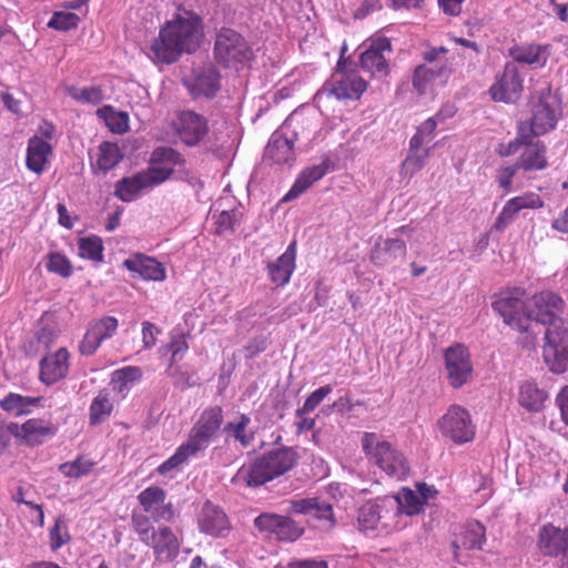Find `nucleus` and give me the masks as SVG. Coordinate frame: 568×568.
Listing matches in <instances>:
<instances>
[{
    "label": "nucleus",
    "mask_w": 568,
    "mask_h": 568,
    "mask_svg": "<svg viewBox=\"0 0 568 568\" xmlns=\"http://www.w3.org/2000/svg\"><path fill=\"white\" fill-rule=\"evenodd\" d=\"M290 513L307 516L310 524L322 532H329L336 526L332 504L321 497L292 499Z\"/></svg>",
    "instance_id": "obj_11"
},
{
    "label": "nucleus",
    "mask_w": 568,
    "mask_h": 568,
    "mask_svg": "<svg viewBox=\"0 0 568 568\" xmlns=\"http://www.w3.org/2000/svg\"><path fill=\"white\" fill-rule=\"evenodd\" d=\"M159 333L158 327L151 322L142 323V342L145 349H150L156 344V334Z\"/></svg>",
    "instance_id": "obj_63"
},
{
    "label": "nucleus",
    "mask_w": 568,
    "mask_h": 568,
    "mask_svg": "<svg viewBox=\"0 0 568 568\" xmlns=\"http://www.w3.org/2000/svg\"><path fill=\"white\" fill-rule=\"evenodd\" d=\"M297 462L298 453L293 447H274L255 457L248 465L240 467L232 483L240 487L256 488L285 475Z\"/></svg>",
    "instance_id": "obj_2"
},
{
    "label": "nucleus",
    "mask_w": 568,
    "mask_h": 568,
    "mask_svg": "<svg viewBox=\"0 0 568 568\" xmlns=\"http://www.w3.org/2000/svg\"><path fill=\"white\" fill-rule=\"evenodd\" d=\"M549 48V44L525 43L511 48L509 54L519 63L544 67L550 55Z\"/></svg>",
    "instance_id": "obj_32"
},
{
    "label": "nucleus",
    "mask_w": 568,
    "mask_h": 568,
    "mask_svg": "<svg viewBox=\"0 0 568 568\" xmlns=\"http://www.w3.org/2000/svg\"><path fill=\"white\" fill-rule=\"evenodd\" d=\"M250 424L251 418L245 414H241L235 422L226 423L223 427V432L226 435L225 440L233 438L242 448L251 446L254 440V433L248 430Z\"/></svg>",
    "instance_id": "obj_40"
},
{
    "label": "nucleus",
    "mask_w": 568,
    "mask_h": 568,
    "mask_svg": "<svg viewBox=\"0 0 568 568\" xmlns=\"http://www.w3.org/2000/svg\"><path fill=\"white\" fill-rule=\"evenodd\" d=\"M183 163L184 159L182 155L174 149L168 146H159L154 149L150 158V164L169 166L173 170L176 165H181Z\"/></svg>",
    "instance_id": "obj_49"
},
{
    "label": "nucleus",
    "mask_w": 568,
    "mask_h": 568,
    "mask_svg": "<svg viewBox=\"0 0 568 568\" xmlns=\"http://www.w3.org/2000/svg\"><path fill=\"white\" fill-rule=\"evenodd\" d=\"M561 115L559 102L550 90L540 92L538 101L532 105L531 118L527 123L528 133L532 136L544 135L556 128Z\"/></svg>",
    "instance_id": "obj_13"
},
{
    "label": "nucleus",
    "mask_w": 568,
    "mask_h": 568,
    "mask_svg": "<svg viewBox=\"0 0 568 568\" xmlns=\"http://www.w3.org/2000/svg\"><path fill=\"white\" fill-rule=\"evenodd\" d=\"M393 52L388 38H378L371 42L365 51L361 53V68L371 73L372 77L382 79L388 75V60Z\"/></svg>",
    "instance_id": "obj_19"
},
{
    "label": "nucleus",
    "mask_w": 568,
    "mask_h": 568,
    "mask_svg": "<svg viewBox=\"0 0 568 568\" xmlns=\"http://www.w3.org/2000/svg\"><path fill=\"white\" fill-rule=\"evenodd\" d=\"M523 90V79L517 67L513 63H507L501 75L490 87L489 93L496 102L515 103L519 100Z\"/></svg>",
    "instance_id": "obj_21"
},
{
    "label": "nucleus",
    "mask_w": 568,
    "mask_h": 568,
    "mask_svg": "<svg viewBox=\"0 0 568 568\" xmlns=\"http://www.w3.org/2000/svg\"><path fill=\"white\" fill-rule=\"evenodd\" d=\"M12 436L28 447H38L57 436L59 427L51 419L29 418L21 425L10 423Z\"/></svg>",
    "instance_id": "obj_16"
},
{
    "label": "nucleus",
    "mask_w": 568,
    "mask_h": 568,
    "mask_svg": "<svg viewBox=\"0 0 568 568\" xmlns=\"http://www.w3.org/2000/svg\"><path fill=\"white\" fill-rule=\"evenodd\" d=\"M123 154L116 143L103 142L98 148L97 166L103 172H108L115 168Z\"/></svg>",
    "instance_id": "obj_44"
},
{
    "label": "nucleus",
    "mask_w": 568,
    "mask_h": 568,
    "mask_svg": "<svg viewBox=\"0 0 568 568\" xmlns=\"http://www.w3.org/2000/svg\"><path fill=\"white\" fill-rule=\"evenodd\" d=\"M80 17L73 12L57 11L48 21V28L58 31H70L77 29L80 23Z\"/></svg>",
    "instance_id": "obj_56"
},
{
    "label": "nucleus",
    "mask_w": 568,
    "mask_h": 568,
    "mask_svg": "<svg viewBox=\"0 0 568 568\" xmlns=\"http://www.w3.org/2000/svg\"><path fill=\"white\" fill-rule=\"evenodd\" d=\"M223 423L224 412L220 405L206 407L192 426L185 444L197 455L219 434Z\"/></svg>",
    "instance_id": "obj_10"
},
{
    "label": "nucleus",
    "mask_w": 568,
    "mask_h": 568,
    "mask_svg": "<svg viewBox=\"0 0 568 568\" xmlns=\"http://www.w3.org/2000/svg\"><path fill=\"white\" fill-rule=\"evenodd\" d=\"M118 326L119 322L114 316H103L92 321L79 345L80 353L85 356L93 355L103 341L116 333Z\"/></svg>",
    "instance_id": "obj_22"
},
{
    "label": "nucleus",
    "mask_w": 568,
    "mask_h": 568,
    "mask_svg": "<svg viewBox=\"0 0 568 568\" xmlns=\"http://www.w3.org/2000/svg\"><path fill=\"white\" fill-rule=\"evenodd\" d=\"M556 402L560 409L562 422L568 425V385L557 395Z\"/></svg>",
    "instance_id": "obj_64"
},
{
    "label": "nucleus",
    "mask_w": 568,
    "mask_h": 568,
    "mask_svg": "<svg viewBox=\"0 0 568 568\" xmlns=\"http://www.w3.org/2000/svg\"><path fill=\"white\" fill-rule=\"evenodd\" d=\"M47 258L45 267L50 273L58 274L64 278L72 275L73 266L65 255L58 252H51L48 254Z\"/></svg>",
    "instance_id": "obj_55"
},
{
    "label": "nucleus",
    "mask_w": 568,
    "mask_h": 568,
    "mask_svg": "<svg viewBox=\"0 0 568 568\" xmlns=\"http://www.w3.org/2000/svg\"><path fill=\"white\" fill-rule=\"evenodd\" d=\"M171 352L170 367L181 361L189 349V344L183 335L172 337L166 346Z\"/></svg>",
    "instance_id": "obj_61"
},
{
    "label": "nucleus",
    "mask_w": 568,
    "mask_h": 568,
    "mask_svg": "<svg viewBox=\"0 0 568 568\" xmlns=\"http://www.w3.org/2000/svg\"><path fill=\"white\" fill-rule=\"evenodd\" d=\"M525 296V290L514 287L500 292L491 304L504 323L518 332H526L529 327V307L526 306Z\"/></svg>",
    "instance_id": "obj_7"
},
{
    "label": "nucleus",
    "mask_w": 568,
    "mask_h": 568,
    "mask_svg": "<svg viewBox=\"0 0 568 568\" xmlns=\"http://www.w3.org/2000/svg\"><path fill=\"white\" fill-rule=\"evenodd\" d=\"M440 116V112L434 118L425 120L416 130V133L412 136L409 144L413 148H422L426 140H430L437 128V118Z\"/></svg>",
    "instance_id": "obj_57"
},
{
    "label": "nucleus",
    "mask_w": 568,
    "mask_h": 568,
    "mask_svg": "<svg viewBox=\"0 0 568 568\" xmlns=\"http://www.w3.org/2000/svg\"><path fill=\"white\" fill-rule=\"evenodd\" d=\"M122 265L144 281L162 282L166 277L164 265L144 254H134L124 260Z\"/></svg>",
    "instance_id": "obj_27"
},
{
    "label": "nucleus",
    "mask_w": 568,
    "mask_h": 568,
    "mask_svg": "<svg viewBox=\"0 0 568 568\" xmlns=\"http://www.w3.org/2000/svg\"><path fill=\"white\" fill-rule=\"evenodd\" d=\"M295 242H292L282 255L267 264L271 281L280 286L287 284L295 270Z\"/></svg>",
    "instance_id": "obj_30"
},
{
    "label": "nucleus",
    "mask_w": 568,
    "mask_h": 568,
    "mask_svg": "<svg viewBox=\"0 0 568 568\" xmlns=\"http://www.w3.org/2000/svg\"><path fill=\"white\" fill-rule=\"evenodd\" d=\"M528 128L526 122H520L517 126L516 138L508 143H500L496 150L497 154L501 158L510 156L523 148V144L528 143Z\"/></svg>",
    "instance_id": "obj_53"
},
{
    "label": "nucleus",
    "mask_w": 568,
    "mask_h": 568,
    "mask_svg": "<svg viewBox=\"0 0 568 568\" xmlns=\"http://www.w3.org/2000/svg\"><path fill=\"white\" fill-rule=\"evenodd\" d=\"M429 155V149L413 148L409 145V152L400 165V175L412 178L424 166Z\"/></svg>",
    "instance_id": "obj_46"
},
{
    "label": "nucleus",
    "mask_w": 568,
    "mask_h": 568,
    "mask_svg": "<svg viewBox=\"0 0 568 568\" xmlns=\"http://www.w3.org/2000/svg\"><path fill=\"white\" fill-rule=\"evenodd\" d=\"M542 206V199L535 192H526L521 195L511 197L503 206L500 213L495 220L493 227L498 232H503L515 221L521 210H534L540 209Z\"/></svg>",
    "instance_id": "obj_23"
},
{
    "label": "nucleus",
    "mask_w": 568,
    "mask_h": 568,
    "mask_svg": "<svg viewBox=\"0 0 568 568\" xmlns=\"http://www.w3.org/2000/svg\"><path fill=\"white\" fill-rule=\"evenodd\" d=\"M71 541L68 521L63 517H58L54 525L49 529V542L52 551L59 550Z\"/></svg>",
    "instance_id": "obj_52"
},
{
    "label": "nucleus",
    "mask_w": 568,
    "mask_h": 568,
    "mask_svg": "<svg viewBox=\"0 0 568 568\" xmlns=\"http://www.w3.org/2000/svg\"><path fill=\"white\" fill-rule=\"evenodd\" d=\"M112 410L113 404L109 392L106 389L100 390L90 405V425L101 424L112 414Z\"/></svg>",
    "instance_id": "obj_43"
},
{
    "label": "nucleus",
    "mask_w": 568,
    "mask_h": 568,
    "mask_svg": "<svg viewBox=\"0 0 568 568\" xmlns=\"http://www.w3.org/2000/svg\"><path fill=\"white\" fill-rule=\"evenodd\" d=\"M220 90V73L212 65L204 68L194 79L191 93L194 97L213 98Z\"/></svg>",
    "instance_id": "obj_38"
},
{
    "label": "nucleus",
    "mask_w": 568,
    "mask_h": 568,
    "mask_svg": "<svg viewBox=\"0 0 568 568\" xmlns=\"http://www.w3.org/2000/svg\"><path fill=\"white\" fill-rule=\"evenodd\" d=\"M397 505L388 496L377 497L364 503L357 514L358 528L362 531H377L389 535L406 527L405 520L397 518Z\"/></svg>",
    "instance_id": "obj_4"
},
{
    "label": "nucleus",
    "mask_w": 568,
    "mask_h": 568,
    "mask_svg": "<svg viewBox=\"0 0 568 568\" xmlns=\"http://www.w3.org/2000/svg\"><path fill=\"white\" fill-rule=\"evenodd\" d=\"M531 306L528 308L529 322L531 320L547 327L557 322H566L561 318L566 304L565 301L551 291H542L534 294Z\"/></svg>",
    "instance_id": "obj_17"
},
{
    "label": "nucleus",
    "mask_w": 568,
    "mask_h": 568,
    "mask_svg": "<svg viewBox=\"0 0 568 568\" xmlns=\"http://www.w3.org/2000/svg\"><path fill=\"white\" fill-rule=\"evenodd\" d=\"M69 368L70 353L61 347L40 361L39 379L45 385H53L67 377Z\"/></svg>",
    "instance_id": "obj_25"
},
{
    "label": "nucleus",
    "mask_w": 568,
    "mask_h": 568,
    "mask_svg": "<svg viewBox=\"0 0 568 568\" xmlns=\"http://www.w3.org/2000/svg\"><path fill=\"white\" fill-rule=\"evenodd\" d=\"M548 394L535 382L525 381L519 386L518 402L528 412H539L544 408Z\"/></svg>",
    "instance_id": "obj_37"
},
{
    "label": "nucleus",
    "mask_w": 568,
    "mask_h": 568,
    "mask_svg": "<svg viewBox=\"0 0 568 568\" xmlns=\"http://www.w3.org/2000/svg\"><path fill=\"white\" fill-rule=\"evenodd\" d=\"M146 183L141 172L123 178L115 183L114 194L123 202H131L143 190L146 189Z\"/></svg>",
    "instance_id": "obj_41"
},
{
    "label": "nucleus",
    "mask_w": 568,
    "mask_h": 568,
    "mask_svg": "<svg viewBox=\"0 0 568 568\" xmlns=\"http://www.w3.org/2000/svg\"><path fill=\"white\" fill-rule=\"evenodd\" d=\"M362 447L366 457L372 459L386 475L397 480L409 474L407 459L389 442L381 439L375 433H364Z\"/></svg>",
    "instance_id": "obj_5"
},
{
    "label": "nucleus",
    "mask_w": 568,
    "mask_h": 568,
    "mask_svg": "<svg viewBox=\"0 0 568 568\" xmlns=\"http://www.w3.org/2000/svg\"><path fill=\"white\" fill-rule=\"evenodd\" d=\"M254 527L278 541L293 542L303 536L305 529L290 516L274 513H262L254 519Z\"/></svg>",
    "instance_id": "obj_15"
},
{
    "label": "nucleus",
    "mask_w": 568,
    "mask_h": 568,
    "mask_svg": "<svg viewBox=\"0 0 568 568\" xmlns=\"http://www.w3.org/2000/svg\"><path fill=\"white\" fill-rule=\"evenodd\" d=\"M348 61L339 59L331 80L326 83L337 99L357 100L367 89V82L355 70L348 69Z\"/></svg>",
    "instance_id": "obj_14"
},
{
    "label": "nucleus",
    "mask_w": 568,
    "mask_h": 568,
    "mask_svg": "<svg viewBox=\"0 0 568 568\" xmlns=\"http://www.w3.org/2000/svg\"><path fill=\"white\" fill-rule=\"evenodd\" d=\"M41 396H23L18 393H9L0 399V408L14 416H23L32 413V407L40 406Z\"/></svg>",
    "instance_id": "obj_36"
},
{
    "label": "nucleus",
    "mask_w": 568,
    "mask_h": 568,
    "mask_svg": "<svg viewBox=\"0 0 568 568\" xmlns=\"http://www.w3.org/2000/svg\"><path fill=\"white\" fill-rule=\"evenodd\" d=\"M537 547L544 557L557 560V568H568V526L542 525L538 530Z\"/></svg>",
    "instance_id": "obj_12"
},
{
    "label": "nucleus",
    "mask_w": 568,
    "mask_h": 568,
    "mask_svg": "<svg viewBox=\"0 0 568 568\" xmlns=\"http://www.w3.org/2000/svg\"><path fill=\"white\" fill-rule=\"evenodd\" d=\"M199 529L212 537H224L231 530L229 517L222 508L206 500L199 515Z\"/></svg>",
    "instance_id": "obj_24"
},
{
    "label": "nucleus",
    "mask_w": 568,
    "mask_h": 568,
    "mask_svg": "<svg viewBox=\"0 0 568 568\" xmlns=\"http://www.w3.org/2000/svg\"><path fill=\"white\" fill-rule=\"evenodd\" d=\"M520 170L517 164L500 166L496 171V182L498 186L504 190L505 193H509L513 191V180Z\"/></svg>",
    "instance_id": "obj_60"
},
{
    "label": "nucleus",
    "mask_w": 568,
    "mask_h": 568,
    "mask_svg": "<svg viewBox=\"0 0 568 568\" xmlns=\"http://www.w3.org/2000/svg\"><path fill=\"white\" fill-rule=\"evenodd\" d=\"M194 456H196L195 453H193L192 449L183 443L170 458L156 467L155 471L161 476H165Z\"/></svg>",
    "instance_id": "obj_50"
},
{
    "label": "nucleus",
    "mask_w": 568,
    "mask_h": 568,
    "mask_svg": "<svg viewBox=\"0 0 568 568\" xmlns=\"http://www.w3.org/2000/svg\"><path fill=\"white\" fill-rule=\"evenodd\" d=\"M447 379L453 388L466 385L473 376V363L469 351L463 344H455L444 352Z\"/></svg>",
    "instance_id": "obj_18"
},
{
    "label": "nucleus",
    "mask_w": 568,
    "mask_h": 568,
    "mask_svg": "<svg viewBox=\"0 0 568 568\" xmlns=\"http://www.w3.org/2000/svg\"><path fill=\"white\" fill-rule=\"evenodd\" d=\"M264 159L275 164L291 165L295 160L293 141L282 134H273L265 148Z\"/></svg>",
    "instance_id": "obj_33"
},
{
    "label": "nucleus",
    "mask_w": 568,
    "mask_h": 568,
    "mask_svg": "<svg viewBox=\"0 0 568 568\" xmlns=\"http://www.w3.org/2000/svg\"><path fill=\"white\" fill-rule=\"evenodd\" d=\"M97 115L102 119L105 125L113 133H124L129 129V118L125 112H118L111 105H104L97 111Z\"/></svg>",
    "instance_id": "obj_45"
},
{
    "label": "nucleus",
    "mask_w": 568,
    "mask_h": 568,
    "mask_svg": "<svg viewBox=\"0 0 568 568\" xmlns=\"http://www.w3.org/2000/svg\"><path fill=\"white\" fill-rule=\"evenodd\" d=\"M407 253L406 243L400 239H385L375 243L371 251V261L374 265L383 267L404 258Z\"/></svg>",
    "instance_id": "obj_28"
},
{
    "label": "nucleus",
    "mask_w": 568,
    "mask_h": 568,
    "mask_svg": "<svg viewBox=\"0 0 568 568\" xmlns=\"http://www.w3.org/2000/svg\"><path fill=\"white\" fill-rule=\"evenodd\" d=\"M166 491L160 486H150L138 495L139 505L143 514H151V520L170 523L175 518V508L172 501H166Z\"/></svg>",
    "instance_id": "obj_20"
},
{
    "label": "nucleus",
    "mask_w": 568,
    "mask_h": 568,
    "mask_svg": "<svg viewBox=\"0 0 568 568\" xmlns=\"http://www.w3.org/2000/svg\"><path fill=\"white\" fill-rule=\"evenodd\" d=\"M542 358L554 374L568 371V322H557L546 328Z\"/></svg>",
    "instance_id": "obj_8"
},
{
    "label": "nucleus",
    "mask_w": 568,
    "mask_h": 568,
    "mask_svg": "<svg viewBox=\"0 0 568 568\" xmlns=\"http://www.w3.org/2000/svg\"><path fill=\"white\" fill-rule=\"evenodd\" d=\"M439 71H435L426 65H418L413 74V87L419 95L427 93L434 84Z\"/></svg>",
    "instance_id": "obj_51"
},
{
    "label": "nucleus",
    "mask_w": 568,
    "mask_h": 568,
    "mask_svg": "<svg viewBox=\"0 0 568 568\" xmlns=\"http://www.w3.org/2000/svg\"><path fill=\"white\" fill-rule=\"evenodd\" d=\"M204 36L202 18L193 11L176 13L161 27L151 44V57L159 63L171 64L183 53H193Z\"/></svg>",
    "instance_id": "obj_1"
},
{
    "label": "nucleus",
    "mask_w": 568,
    "mask_h": 568,
    "mask_svg": "<svg viewBox=\"0 0 568 568\" xmlns=\"http://www.w3.org/2000/svg\"><path fill=\"white\" fill-rule=\"evenodd\" d=\"M437 428L442 436L456 445H463L475 438L476 426L470 413L458 404L450 405L446 413L437 420Z\"/></svg>",
    "instance_id": "obj_9"
},
{
    "label": "nucleus",
    "mask_w": 568,
    "mask_h": 568,
    "mask_svg": "<svg viewBox=\"0 0 568 568\" xmlns=\"http://www.w3.org/2000/svg\"><path fill=\"white\" fill-rule=\"evenodd\" d=\"M388 498L397 505L398 520H404V516L412 517L424 511V500L408 487H403L396 495Z\"/></svg>",
    "instance_id": "obj_34"
},
{
    "label": "nucleus",
    "mask_w": 568,
    "mask_h": 568,
    "mask_svg": "<svg viewBox=\"0 0 568 568\" xmlns=\"http://www.w3.org/2000/svg\"><path fill=\"white\" fill-rule=\"evenodd\" d=\"M97 463L90 459L87 456H78L72 462H67L60 465V471L69 478H81L83 476H88Z\"/></svg>",
    "instance_id": "obj_47"
},
{
    "label": "nucleus",
    "mask_w": 568,
    "mask_h": 568,
    "mask_svg": "<svg viewBox=\"0 0 568 568\" xmlns=\"http://www.w3.org/2000/svg\"><path fill=\"white\" fill-rule=\"evenodd\" d=\"M327 171L328 165L326 163H321L318 165H313L303 170L298 178L295 180L291 190L283 197V201H291L298 197L315 182L321 180L327 173Z\"/></svg>",
    "instance_id": "obj_35"
},
{
    "label": "nucleus",
    "mask_w": 568,
    "mask_h": 568,
    "mask_svg": "<svg viewBox=\"0 0 568 568\" xmlns=\"http://www.w3.org/2000/svg\"><path fill=\"white\" fill-rule=\"evenodd\" d=\"M331 393L332 387L329 385L322 386L316 390L312 392L305 399L303 406L296 409V416L301 417L305 414L313 412Z\"/></svg>",
    "instance_id": "obj_59"
},
{
    "label": "nucleus",
    "mask_w": 568,
    "mask_h": 568,
    "mask_svg": "<svg viewBox=\"0 0 568 568\" xmlns=\"http://www.w3.org/2000/svg\"><path fill=\"white\" fill-rule=\"evenodd\" d=\"M527 135L528 143L523 144L524 151L516 164L526 172L545 170L548 166L546 145L541 141L534 142L531 133L527 132Z\"/></svg>",
    "instance_id": "obj_29"
},
{
    "label": "nucleus",
    "mask_w": 568,
    "mask_h": 568,
    "mask_svg": "<svg viewBox=\"0 0 568 568\" xmlns=\"http://www.w3.org/2000/svg\"><path fill=\"white\" fill-rule=\"evenodd\" d=\"M486 540L485 527L478 521L468 523L457 540L453 542L455 557L460 547L465 549H480Z\"/></svg>",
    "instance_id": "obj_39"
},
{
    "label": "nucleus",
    "mask_w": 568,
    "mask_h": 568,
    "mask_svg": "<svg viewBox=\"0 0 568 568\" xmlns=\"http://www.w3.org/2000/svg\"><path fill=\"white\" fill-rule=\"evenodd\" d=\"M68 94L80 103L100 104L103 101V91L100 87H85L75 88L71 87L68 89Z\"/></svg>",
    "instance_id": "obj_54"
},
{
    "label": "nucleus",
    "mask_w": 568,
    "mask_h": 568,
    "mask_svg": "<svg viewBox=\"0 0 568 568\" xmlns=\"http://www.w3.org/2000/svg\"><path fill=\"white\" fill-rule=\"evenodd\" d=\"M52 152V145L48 141L38 135H33L28 141L27 168L36 174H41L45 170Z\"/></svg>",
    "instance_id": "obj_31"
},
{
    "label": "nucleus",
    "mask_w": 568,
    "mask_h": 568,
    "mask_svg": "<svg viewBox=\"0 0 568 568\" xmlns=\"http://www.w3.org/2000/svg\"><path fill=\"white\" fill-rule=\"evenodd\" d=\"M79 256L93 262H102L103 243L99 236L81 237L78 243Z\"/></svg>",
    "instance_id": "obj_48"
},
{
    "label": "nucleus",
    "mask_w": 568,
    "mask_h": 568,
    "mask_svg": "<svg viewBox=\"0 0 568 568\" xmlns=\"http://www.w3.org/2000/svg\"><path fill=\"white\" fill-rule=\"evenodd\" d=\"M214 58L224 68L240 70L254 59V51L241 33L222 28L216 34Z\"/></svg>",
    "instance_id": "obj_6"
},
{
    "label": "nucleus",
    "mask_w": 568,
    "mask_h": 568,
    "mask_svg": "<svg viewBox=\"0 0 568 568\" xmlns=\"http://www.w3.org/2000/svg\"><path fill=\"white\" fill-rule=\"evenodd\" d=\"M239 220L240 213L236 210L222 211L216 219L217 232L224 233L229 231H234V227L239 223Z\"/></svg>",
    "instance_id": "obj_62"
},
{
    "label": "nucleus",
    "mask_w": 568,
    "mask_h": 568,
    "mask_svg": "<svg viewBox=\"0 0 568 568\" xmlns=\"http://www.w3.org/2000/svg\"><path fill=\"white\" fill-rule=\"evenodd\" d=\"M148 187L159 185L171 178L173 169L169 166L150 165L146 170L141 171Z\"/></svg>",
    "instance_id": "obj_58"
},
{
    "label": "nucleus",
    "mask_w": 568,
    "mask_h": 568,
    "mask_svg": "<svg viewBox=\"0 0 568 568\" xmlns=\"http://www.w3.org/2000/svg\"><path fill=\"white\" fill-rule=\"evenodd\" d=\"M142 378V369L138 366H125L112 373L111 384L119 394H125Z\"/></svg>",
    "instance_id": "obj_42"
},
{
    "label": "nucleus",
    "mask_w": 568,
    "mask_h": 568,
    "mask_svg": "<svg viewBox=\"0 0 568 568\" xmlns=\"http://www.w3.org/2000/svg\"><path fill=\"white\" fill-rule=\"evenodd\" d=\"M207 130V122L202 115L192 111L180 113L178 134L184 144L196 145L206 135Z\"/></svg>",
    "instance_id": "obj_26"
},
{
    "label": "nucleus",
    "mask_w": 568,
    "mask_h": 568,
    "mask_svg": "<svg viewBox=\"0 0 568 568\" xmlns=\"http://www.w3.org/2000/svg\"><path fill=\"white\" fill-rule=\"evenodd\" d=\"M131 526L139 540L153 551V566L173 562L180 555L182 535L166 525L154 527L149 515H131Z\"/></svg>",
    "instance_id": "obj_3"
}]
</instances>
